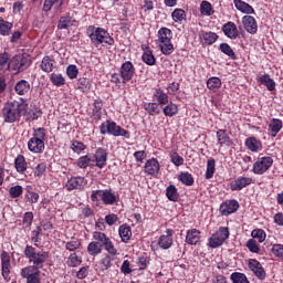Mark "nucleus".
<instances>
[{
    "mask_svg": "<svg viewBox=\"0 0 283 283\" xmlns=\"http://www.w3.org/2000/svg\"><path fill=\"white\" fill-rule=\"evenodd\" d=\"M28 113V104L23 102H8L2 108V118L6 123H19L21 116Z\"/></svg>",
    "mask_w": 283,
    "mask_h": 283,
    "instance_id": "obj_1",
    "label": "nucleus"
},
{
    "mask_svg": "<svg viewBox=\"0 0 283 283\" xmlns=\"http://www.w3.org/2000/svg\"><path fill=\"white\" fill-rule=\"evenodd\" d=\"M86 34L95 48H98V45H103V48L105 45L113 46L116 43L109 32L101 27L88 25Z\"/></svg>",
    "mask_w": 283,
    "mask_h": 283,
    "instance_id": "obj_2",
    "label": "nucleus"
},
{
    "mask_svg": "<svg viewBox=\"0 0 283 283\" xmlns=\"http://www.w3.org/2000/svg\"><path fill=\"white\" fill-rule=\"evenodd\" d=\"M24 256L29 259V262L33 265H28L23 269L29 271H41L43 264H45L48 258H50V254L46 251L36 252V248L27 245L24 248Z\"/></svg>",
    "mask_w": 283,
    "mask_h": 283,
    "instance_id": "obj_3",
    "label": "nucleus"
},
{
    "mask_svg": "<svg viewBox=\"0 0 283 283\" xmlns=\"http://www.w3.org/2000/svg\"><path fill=\"white\" fill-rule=\"evenodd\" d=\"M136 75V66L132 61H125L119 67V73L111 74V83H114L117 87L125 85L134 78Z\"/></svg>",
    "mask_w": 283,
    "mask_h": 283,
    "instance_id": "obj_4",
    "label": "nucleus"
},
{
    "mask_svg": "<svg viewBox=\"0 0 283 283\" xmlns=\"http://www.w3.org/2000/svg\"><path fill=\"white\" fill-rule=\"evenodd\" d=\"M48 133L45 128L39 127L33 129L32 137L28 142V149L31 154H43L45 151V139Z\"/></svg>",
    "mask_w": 283,
    "mask_h": 283,
    "instance_id": "obj_5",
    "label": "nucleus"
},
{
    "mask_svg": "<svg viewBox=\"0 0 283 283\" xmlns=\"http://www.w3.org/2000/svg\"><path fill=\"white\" fill-rule=\"evenodd\" d=\"M99 133L102 136L109 135L115 136V138H118L122 136L123 138H130L129 130L123 128L120 125L116 124L114 120L107 119L106 122H103L99 125Z\"/></svg>",
    "mask_w": 283,
    "mask_h": 283,
    "instance_id": "obj_6",
    "label": "nucleus"
},
{
    "mask_svg": "<svg viewBox=\"0 0 283 283\" xmlns=\"http://www.w3.org/2000/svg\"><path fill=\"white\" fill-rule=\"evenodd\" d=\"M229 229L227 227H220L211 237L208 239V247L210 249H218V247H222L226 240H229Z\"/></svg>",
    "mask_w": 283,
    "mask_h": 283,
    "instance_id": "obj_7",
    "label": "nucleus"
},
{
    "mask_svg": "<svg viewBox=\"0 0 283 283\" xmlns=\"http://www.w3.org/2000/svg\"><path fill=\"white\" fill-rule=\"evenodd\" d=\"M93 240H96V242H99V244H102V249H105L107 251V255H118V249L114 247V242H112V239H109V237H107V234H105L104 232H93Z\"/></svg>",
    "mask_w": 283,
    "mask_h": 283,
    "instance_id": "obj_8",
    "label": "nucleus"
},
{
    "mask_svg": "<svg viewBox=\"0 0 283 283\" xmlns=\"http://www.w3.org/2000/svg\"><path fill=\"white\" fill-rule=\"evenodd\" d=\"M273 167V157L271 156H259L253 164L252 171L256 176H263L269 169Z\"/></svg>",
    "mask_w": 283,
    "mask_h": 283,
    "instance_id": "obj_9",
    "label": "nucleus"
},
{
    "mask_svg": "<svg viewBox=\"0 0 283 283\" xmlns=\"http://www.w3.org/2000/svg\"><path fill=\"white\" fill-rule=\"evenodd\" d=\"M32 65V60L30 59V55L27 53H23L21 55H15L11 60V67L13 72H25L28 67Z\"/></svg>",
    "mask_w": 283,
    "mask_h": 283,
    "instance_id": "obj_10",
    "label": "nucleus"
},
{
    "mask_svg": "<svg viewBox=\"0 0 283 283\" xmlns=\"http://www.w3.org/2000/svg\"><path fill=\"white\" fill-rule=\"evenodd\" d=\"M248 268L252 271L253 275L258 277V280H266V270L262 266V263L256 259H249Z\"/></svg>",
    "mask_w": 283,
    "mask_h": 283,
    "instance_id": "obj_11",
    "label": "nucleus"
},
{
    "mask_svg": "<svg viewBox=\"0 0 283 283\" xmlns=\"http://www.w3.org/2000/svg\"><path fill=\"white\" fill-rule=\"evenodd\" d=\"M144 174H146V176H151L153 178H156V176L160 174V161H158V159L154 157L147 159L144 165Z\"/></svg>",
    "mask_w": 283,
    "mask_h": 283,
    "instance_id": "obj_12",
    "label": "nucleus"
},
{
    "mask_svg": "<svg viewBox=\"0 0 283 283\" xmlns=\"http://www.w3.org/2000/svg\"><path fill=\"white\" fill-rule=\"evenodd\" d=\"M240 209V203L235 199H228L220 205L219 211L221 216H231Z\"/></svg>",
    "mask_w": 283,
    "mask_h": 283,
    "instance_id": "obj_13",
    "label": "nucleus"
},
{
    "mask_svg": "<svg viewBox=\"0 0 283 283\" xmlns=\"http://www.w3.org/2000/svg\"><path fill=\"white\" fill-rule=\"evenodd\" d=\"M87 185V179L82 176L71 177L65 185L66 191H74V189H77L78 191H82V189H85V186Z\"/></svg>",
    "mask_w": 283,
    "mask_h": 283,
    "instance_id": "obj_14",
    "label": "nucleus"
},
{
    "mask_svg": "<svg viewBox=\"0 0 283 283\" xmlns=\"http://www.w3.org/2000/svg\"><path fill=\"white\" fill-rule=\"evenodd\" d=\"M164 251L171 249L174 247V229H167L166 234H161L157 242Z\"/></svg>",
    "mask_w": 283,
    "mask_h": 283,
    "instance_id": "obj_15",
    "label": "nucleus"
},
{
    "mask_svg": "<svg viewBox=\"0 0 283 283\" xmlns=\"http://www.w3.org/2000/svg\"><path fill=\"white\" fill-rule=\"evenodd\" d=\"M92 158H94L95 167L103 169L107 165V148L98 147Z\"/></svg>",
    "mask_w": 283,
    "mask_h": 283,
    "instance_id": "obj_16",
    "label": "nucleus"
},
{
    "mask_svg": "<svg viewBox=\"0 0 283 283\" xmlns=\"http://www.w3.org/2000/svg\"><path fill=\"white\" fill-rule=\"evenodd\" d=\"M250 185H253V178L241 176L230 182V189L231 191H242V189H245Z\"/></svg>",
    "mask_w": 283,
    "mask_h": 283,
    "instance_id": "obj_17",
    "label": "nucleus"
},
{
    "mask_svg": "<svg viewBox=\"0 0 283 283\" xmlns=\"http://www.w3.org/2000/svg\"><path fill=\"white\" fill-rule=\"evenodd\" d=\"M216 136H217V143L220 147H234L235 146V143L233 142V139H231L227 129L217 130Z\"/></svg>",
    "mask_w": 283,
    "mask_h": 283,
    "instance_id": "obj_18",
    "label": "nucleus"
},
{
    "mask_svg": "<svg viewBox=\"0 0 283 283\" xmlns=\"http://www.w3.org/2000/svg\"><path fill=\"white\" fill-rule=\"evenodd\" d=\"M101 118H103V99L97 98L93 103L91 120L94 125H98Z\"/></svg>",
    "mask_w": 283,
    "mask_h": 283,
    "instance_id": "obj_19",
    "label": "nucleus"
},
{
    "mask_svg": "<svg viewBox=\"0 0 283 283\" xmlns=\"http://www.w3.org/2000/svg\"><path fill=\"white\" fill-rule=\"evenodd\" d=\"M102 195V202L103 205H106L108 207H112L120 200V197L116 193H114V190L112 189H104V191H99Z\"/></svg>",
    "mask_w": 283,
    "mask_h": 283,
    "instance_id": "obj_20",
    "label": "nucleus"
},
{
    "mask_svg": "<svg viewBox=\"0 0 283 283\" xmlns=\"http://www.w3.org/2000/svg\"><path fill=\"white\" fill-rule=\"evenodd\" d=\"M223 34L228 38L231 39L232 41H235L238 36H240V31L238 30V27L235 25V22H227L222 25L221 28Z\"/></svg>",
    "mask_w": 283,
    "mask_h": 283,
    "instance_id": "obj_21",
    "label": "nucleus"
},
{
    "mask_svg": "<svg viewBox=\"0 0 283 283\" xmlns=\"http://www.w3.org/2000/svg\"><path fill=\"white\" fill-rule=\"evenodd\" d=\"M242 24L249 34H258V21L253 15H244Z\"/></svg>",
    "mask_w": 283,
    "mask_h": 283,
    "instance_id": "obj_22",
    "label": "nucleus"
},
{
    "mask_svg": "<svg viewBox=\"0 0 283 283\" xmlns=\"http://www.w3.org/2000/svg\"><path fill=\"white\" fill-rule=\"evenodd\" d=\"M20 275L27 283H41V271L22 269Z\"/></svg>",
    "mask_w": 283,
    "mask_h": 283,
    "instance_id": "obj_23",
    "label": "nucleus"
},
{
    "mask_svg": "<svg viewBox=\"0 0 283 283\" xmlns=\"http://www.w3.org/2000/svg\"><path fill=\"white\" fill-rule=\"evenodd\" d=\"M10 254L7 251L1 253V273L4 280H10Z\"/></svg>",
    "mask_w": 283,
    "mask_h": 283,
    "instance_id": "obj_24",
    "label": "nucleus"
},
{
    "mask_svg": "<svg viewBox=\"0 0 283 283\" xmlns=\"http://www.w3.org/2000/svg\"><path fill=\"white\" fill-rule=\"evenodd\" d=\"M143 55L142 61L146 63V65H156V56L154 55V51L147 44H142Z\"/></svg>",
    "mask_w": 283,
    "mask_h": 283,
    "instance_id": "obj_25",
    "label": "nucleus"
},
{
    "mask_svg": "<svg viewBox=\"0 0 283 283\" xmlns=\"http://www.w3.org/2000/svg\"><path fill=\"white\" fill-rule=\"evenodd\" d=\"M200 230L192 228L187 230L186 232V243L190 247H196V244L200 243Z\"/></svg>",
    "mask_w": 283,
    "mask_h": 283,
    "instance_id": "obj_26",
    "label": "nucleus"
},
{
    "mask_svg": "<svg viewBox=\"0 0 283 283\" xmlns=\"http://www.w3.org/2000/svg\"><path fill=\"white\" fill-rule=\"evenodd\" d=\"M199 39L202 45H213V43L218 41L219 36L216 32L201 31V33L199 34Z\"/></svg>",
    "mask_w": 283,
    "mask_h": 283,
    "instance_id": "obj_27",
    "label": "nucleus"
},
{
    "mask_svg": "<svg viewBox=\"0 0 283 283\" xmlns=\"http://www.w3.org/2000/svg\"><path fill=\"white\" fill-rule=\"evenodd\" d=\"M14 169L20 176H25V171H28V161L25 160V156L18 155L14 159Z\"/></svg>",
    "mask_w": 283,
    "mask_h": 283,
    "instance_id": "obj_28",
    "label": "nucleus"
},
{
    "mask_svg": "<svg viewBox=\"0 0 283 283\" xmlns=\"http://www.w3.org/2000/svg\"><path fill=\"white\" fill-rule=\"evenodd\" d=\"M244 145L249 151H253L254 154L262 151L263 149L262 142L255 137H248L244 142Z\"/></svg>",
    "mask_w": 283,
    "mask_h": 283,
    "instance_id": "obj_29",
    "label": "nucleus"
},
{
    "mask_svg": "<svg viewBox=\"0 0 283 283\" xmlns=\"http://www.w3.org/2000/svg\"><path fill=\"white\" fill-rule=\"evenodd\" d=\"M55 64L56 61H54V59L50 57V55H45L42 57L40 70H42V72H45L46 74H50V72H53L56 67Z\"/></svg>",
    "mask_w": 283,
    "mask_h": 283,
    "instance_id": "obj_30",
    "label": "nucleus"
},
{
    "mask_svg": "<svg viewBox=\"0 0 283 283\" xmlns=\"http://www.w3.org/2000/svg\"><path fill=\"white\" fill-rule=\"evenodd\" d=\"M63 3H65V0H44L42 10L43 12H50L54 8V11L59 12L63 8Z\"/></svg>",
    "mask_w": 283,
    "mask_h": 283,
    "instance_id": "obj_31",
    "label": "nucleus"
},
{
    "mask_svg": "<svg viewBox=\"0 0 283 283\" xmlns=\"http://www.w3.org/2000/svg\"><path fill=\"white\" fill-rule=\"evenodd\" d=\"M282 127H283L282 119L272 118L269 124L268 132L270 133V136L272 138H275V136H277V134H280V132H282Z\"/></svg>",
    "mask_w": 283,
    "mask_h": 283,
    "instance_id": "obj_32",
    "label": "nucleus"
},
{
    "mask_svg": "<svg viewBox=\"0 0 283 283\" xmlns=\"http://www.w3.org/2000/svg\"><path fill=\"white\" fill-rule=\"evenodd\" d=\"M74 23H76V20L72 18L70 13H67L66 15L60 18L57 22V30H70Z\"/></svg>",
    "mask_w": 283,
    "mask_h": 283,
    "instance_id": "obj_33",
    "label": "nucleus"
},
{
    "mask_svg": "<svg viewBox=\"0 0 283 283\" xmlns=\"http://www.w3.org/2000/svg\"><path fill=\"white\" fill-rule=\"evenodd\" d=\"M234 7L239 12L243 14H255V9L253 7L242 0H233Z\"/></svg>",
    "mask_w": 283,
    "mask_h": 283,
    "instance_id": "obj_34",
    "label": "nucleus"
},
{
    "mask_svg": "<svg viewBox=\"0 0 283 283\" xmlns=\"http://www.w3.org/2000/svg\"><path fill=\"white\" fill-rule=\"evenodd\" d=\"M22 116H27V120L32 123L34 120H39V118H41V116H43V111L40 107H38V106H33L29 111L27 108V113L22 114Z\"/></svg>",
    "mask_w": 283,
    "mask_h": 283,
    "instance_id": "obj_35",
    "label": "nucleus"
},
{
    "mask_svg": "<svg viewBox=\"0 0 283 283\" xmlns=\"http://www.w3.org/2000/svg\"><path fill=\"white\" fill-rule=\"evenodd\" d=\"M153 98L157 101V104L163 107V105L169 104V95L165 93L161 88L155 90Z\"/></svg>",
    "mask_w": 283,
    "mask_h": 283,
    "instance_id": "obj_36",
    "label": "nucleus"
},
{
    "mask_svg": "<svg viewBox=\"0 0 283 283\" xmlns=\"http://www.w3.org/2000/svg\"><path fill=\"white\" fill-rule=\"evenodd\" d=\"M14 92L18 96H25L30 92V82L25 80H20L15 83Z\"/></svg>",
    "mask_w": 283,
    "mask_h": 283,
    "instance_id": "obj_37",
    "label": "nucleus"
},
{
    "mask_svg": "<svg viewBox=\"0 0 283 283\" xmlns=\"http://www.w3.org/2000/svg\"><path fill=\"white\" fill-rule=\"evenodd\" d=\"M76 165L77 167H80V169H87V167H95L94 158L92 157V155L81 156L77 159Z\"/></svg>",
    "mask_w": 283,
    "mask_h": 283,
    "instance_id": "obj_38",
    "label": "nucleus"
},
{
    "mask_svg": "<svg viewBox=\"0 0 283 283\" xmlns=\"http://www.w3.org/2000/svg\"><path fill=\"white\" fill-rule=\"evenodd\" d=\"M118 233L122 242H129L132 240V227L127 223L119 226Z\"/></svg>",
    "mask_w": 283,
    "mask_h": 283,
    "instance_id": "obj_39",
    "label": "nucleus"
},
{
    "mask_svg": "<svg viewBox=\"0 0 283 283\" xmlns=\"http://www.w3.org/2000/svg\"><path fill=\"white\" fill-rule=\"evenodd\" d=\"M144 109L148 116H158L160 114V105L156 102H145Z\"/></svg>",
    "mask_w": 283,
    "mask_h": 283,
    "instance_id": "obj_40",
    "label": "nucleus"
},
{
    "mask_svg": "<svg viewBox=\"0 0 283 283\" xmlns=\"http://www.w3.org/2000/svg\"><path fill=\"white\" fill-rule=\"evenodd\" d=\"M174 39V32L169 28H161L158 31V42L159 43H168Z\"/></svg>",
    "mask_w": 283,
    "mask_h": 283,
    "instance_id": "obj_41",
    "label": "nucleus"
},
{
    "mask_svg": "<svg viewBox=\"0 0 283 283\" xmlns=\"http://www.w3.org/2000/svg\"><path fill=\"white\" fill-rule=\"evenodd\" d=\"M87 253L88 255H92V258H96V255H101V253H103L102 243L96 240L88 243Z\"/></svg>",
    "mask_w": 283,
    "mask_h": 283,
    "instance_id": "obj_42",
    "label": "nucleus"
},
{
    "mask_svg": "<svg viewBox=\"0 0 283 283\" xmlns=\"http://www.w3.org/2000/svg\"><path fill=\"white\" fill-rule=\"evenodd\" d=\"M76 88L83 94H87L92 90V81L87 77H80L77 80Z\"/></svg>",
    "mask_w": 283,
    "mask_h": 283,
    "instance_id": "obj_43",
    "label": "nucleus"
},
{
    "mask_svg": "<svg viewBox=\"0 0 283 283\" xmlns=\"http://www.w3.org/2000/svg\"><path fill=\"white\" fill-rule=\"evenodd\" d=\"M178 180L186 187H193V184L196 182L193 175H191L189 171L180 172L178 175Z\"/></svg>",
    "mask_w": 283,
    "mask_h": 283,
    "instance_id": "obj_44",
    "label": "nucleus"
},
{
    "mask_svg": "<svg viewBox=\"0 0 283 283\" xmlns=\"http://www.w3.org/2000/svg\"><path fill=\"white\" fill-rule=\"evenodd\" d=\"M219 50L220 52H222V54H226V56H229V59H231L232 61L238 60V55L235 54L231 45H229V43L227 42L221 43L219 45Z\"/></svg>",
    "mask_w": 283,
    "mask_h": 283,
    "instance_id": "obj_45",
    "label": "nucleus"
},
{
    "mask_svg": "<svg viewBox=\"0 0 283 283\" xmlns=\"http://www.w3.org/2000/svg\"><path fill=\"white\" fill-rule=\"evenodd\" d=\"M12 28H14V24H12V22H8L3 18L0 17V34H1V36H10V33L12 32Z\"/></svg>",
    "mask_w": 283,
    "mask_h": 283,
    "instance_id": "obj_46",
    "label": "nucleus"
},
{
    "mask_svg": "<svg viewBox=\"0 0 283 283\" xmlns=\"http://www.w3.org/2000/svg\"><path fill=\"white\" fill-rule=\"evenodd\" d=\"M259 83L265 85L269 92H275V82L273 78H271V75H262L261 77H259Z\"/></svg>",
    "mask_w": 283,
    "mask_h": 283,
    "instance_id": "obj_47",
    "label": "nucleus"
},
{
    "mask_svg": "<svg viewBox=\"0 0 283 283\" xmlns=\"http://www.w3.org/2000/svg\"><path fill=\"white\" fill-rule=\"evenodd\" d=\"M114 260H116V255L105 254V256L99 261L101 271H107L108 269H112V262H114Z\"/></svg>",
    "mask_w": 283,
    "mask_h": 283,
    "instance_id": "obj_48",
    "label": "nucleus"
},
{
    "mask_svg": "<svg viewBox=\"0 0 283 283\" xmlns=\"http://www.w3.org/2000/svg\"><path fill=\"white\" fill-rule=\"evenodd\" d=\"M179 196L180 195L178 193V188H176V186L170 185L166 188V197L170 202H178Z\"/></svg>",
    "mask_w": 283,
    "mask_h": 283,
    "instance_id": "obj_49",
    "label": "nucleus"
},
{
    "mask_svg": "<svg viewBox=\"0 0 283 283\" xmlns=\"http://www.w3.org/2000/svg\"><path fill=\"white\" fill-rule=\"evenodd\" d=\"M172 21L175 23H182V21H187V12L185 9H175L171 13Z\"/></svg>",
    "mask_w": 283,
    "mask_h": 283,
    "instance_id": "obj_50",
    "label": "nucleus"
},
{
    "mask_svg": "<svg viewBox=\"0 0 283 283\" xmlns=\"http://www.w3.org/2000/svg\"><path fill=\"white\" fill-rule=\"evenodd\" d=\"M216 174V159L211 158L207 160V169L205 174L206 180H211Z\"/></svg>",
    "mask_w": 283,
    "mask_h": 283,
    "instance_id": "obj_51",
    "label": "nucleus"
},
{
    "mask_svg": "<svg viewBox=\"0 0 283 283\" xmlns=\"http://www.w3.org/2000/svg\"><path fill=\"white\" fill-rule=\"evenodd\" d=\"M164 115H166L168 118H172V116H176L178 114V105L174 103L166 104V106L163 108Z\"/></svg>",
    "mask_w": 283,
    "mask_h": 283,
    "instance_id": "obj_52",
    "label": "nucleus"
},
{
    "mask_svg": "<svg viewBox=\"0 0 283 283\" xmlns=\"http://www.w3.org/2000/svg\"><path fill=\"white\" fill-rule=\"evenodd\" d=\"M66 264L67 266H71V269H76V266H81V264H83V258L77 256L76 253H71Z\"/></svg>",
    "mask_w": 283,
    "mask_h": 283,
    "instance_id": "obj_53",
    "label": "nucleus"
},
{
    "mask_svg": "<svg viewBox=\"0 0 283 283\" xmlns=\"http://www.w3.org/2000/svg\"><path fill=\"white\" fill-rule=\"evenodd\" d=\"M230 280L232 283H251L249 281V277H247V274L242 272H234L230 275Z\"/></svg>",
    "mask_w": 283,
    "mask_h": 283,
    "instance_id": "obj_54",
    "label": "nucleus"
},
{
    "mask_svg": "<svg viewBox=\"0 0 283 283\" xmlns=\"http://www.w3.org/2000/svg\"><path fill=\"white\" fill-rule=\"evenodd\" d=\"M200 12L205 17H211V14H213V6H211V2L203 0L200 4Z\"/></svg>",
    "mask_w": 283,
    "mask_h": 283,
    "instance_id": "obj_55",
    "label": "nucleus"
},
{
    "mask_svg": "<svg viewBox=\"0 0 283 283\" xmlns=\"http://www.w3.org/2000/svg\"><path fill=\"white\" fill-rule=\"evenodd\" d=\"M160 52L165 54V56H170V54H174V43H171V40L168 42L159 43Z\"/></svg>",
    "mask_w": 283,
    "mask_h": 283,
    "instance_id": "obj_56",
    "label": "nucleus"
},
{
    "mask_svg": "<svg viewBox=\"0 0 283 283\" xmlns=\"http://www.w3.org/2000/svg\"><path fill=\"white\" fill-rule=\"evenodd\" d=\"M50 81L55 87H63L65 85V77L61 74L52 73L50 76Z\"/></svg>",
    "mask_w": 283,
    "mask_h": 283,
    "instance_id": "obj_57",
    "label": "nucleus"
},
{
    "mask_svg": "<svg viewBox=\"0 0 283 283\" xmlns=\"http://www.w3.org/2000/svg\"><path fill=\"white\" fill-rule=\"evenodd\" d=\"M11 62H10V53L3 52L0 54V70H9Z\"/></svg>",
    "mask_w": 283,
    "mask_h": 283,
    "instance_id": "obj_58",
    "label": "nucleus"
},
{
    "mask_svg": "<svg viewBox=\"0 0 283 283\" xmlns=\"http://www.w3.org/2000/svg\"><path fill=\"white\" fill-rule=\"evenodd\" d=\"M207 87L208 90H220V87H222V80H220L219 77H210L207 81Z\"/></svg>",
    "mask_w": 283,
    "mask_h": 283,
    "instance_id": "obj_59",
    "label": "nucleus"
},
{
    "mask_svg": "<svg viewBox=\"0 0 283 283\" xmlns=\"http://www.w3.org/2000/svg\"><path fill=\"white\" fill-rule=\"evenodd\" d=\"M9 196L10 198H13V199L21 198V196H23V186H20V185L12 186L9 189Z\"/></svg>",
    "mask_w": 283,
    "mask_h": 283,
    "instance_id": "obj_60",
    "label": "nucleus"
},
{
    "mask_svg": "<svg viewBox=\"0 0 283 283\" xmlns=\"http://www.w3.org/2000/svg\"><path fill=\"white\" fill-rule=\"evenodd\" d=\"M170 163H172L175 167H182V165H185V158H182L178 151H174L170 155Z\"/></svg>",
    "mask_w": 283,
    "mask_h": 283,
    "instance_id": "obj_61",
    "label": "nucleus"
},
{
    "mask_svg": "<svg viewBox=\"0 0 283 283\" xmlns=\"http://www.w3.org/2000/svg\"><path fill=\"white\" fill-rule=\"evenodd\" d=\"M34 222V213L29 211L23 214L22 224L24 229H30Z\"/></svg>",
    "mask_w": 283,
    "mask_h": 283,
    "instance_id": "obj_62",
    "label": "nucleus"
},
{
    "mask_svg": "<svg viewBox=\"0 0 283 283\" xmlns=\"http://www.w3.org/2000/svg\"><path fill=\"white\" fill-rule=\"evenodd\" d=\"M252 240H258L260 243L264 242L266 240V232L262 229H254L251 232Z\"/></svg>",
    "mask_w": 283,
    "mask_h": 283,
    "instance_id": "obj_63",
    "label": "nucleus"
},
{
    "mask_svg": "<svg viewBox=\"0 0 283 283\" xmlns=\"http://www.w3.org/2000/svg\"><path fill=\"white\" fill-rule=\"evenodd\" d=\"M45 171H48V164L46 163H40L35 166L34 169V176L36 178H42V176H45Z\"/></svg>",
    "mask_w": 283,
    "mask_h": 283,
    "instance_id": "obj_64",
    "label": "nucleus"
}]
</instances>
